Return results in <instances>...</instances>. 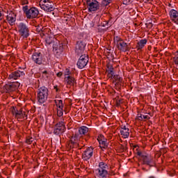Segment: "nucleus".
I'll return each mask as SVG.
<instances>
[{
    "mask_svg": "<svg viewBox=\"0 0 178 178\" xmlns=\"http://www.w3.org/2000/svg\"><path fill=\"white\" fill-rule=\"evenodd\" d=\"M172 60L176 66H178V51L176 52L175 56L172 58Z\"/></svg>",
    "mask_w": 178,
    "mask_h": 178,
    "instance_id": "35",
    "label": "nucleus"
},
{
    "mask_svg": "<svg viewBox=\"0 0 178 178\" xmlns=\"http://www.w3.org/2000/svg\"><path fill=\"white\" fill-rule=\"evenodd\" d=\"M1 59H2V56L0 55V60H1Z\"/></svg>",
    "mask_w": 178,
    "mask_h": 178,
    "instance_id": "49",
    "label": "nucleus"
},
{
    "mask_svg": "<svg viewBox=\"0 0 178 178\" xmlns=\"http://www.w3.org/2000/svg\"><path fill=\"white\" fill-rule=\"evenodd\" d=\"M106 72L107 73V77H108V79H113V76L115 75L113 70H106Z\"/></svg>",
    "mask_w": 178,
    "mask_h": 178,
    "instance_id": "29",
    "label": "nucleus"
},
{
    "mask_svg": "<svg viewBox=\"0 0 178 178\" xmlns=\"http://www.w3.org/2000/svg\"><path fill=\"white\" fill-rule=\"evenodd\" d=\"M63 112H65V113H69L70 110L69 109V108H67V106H65L64 107V109H63Z\"/></svg>",
    "mask_w": 178,
    "mask_h": 178,
    "instance_id": "43",
    "label": "nucleus"
},
{
    "mask_svg": "<svg viewBox=\"0 0 178 178\" xmlns=\"http://www.w3.org/2000/svg\"><path fill=\"white\" fill-rule=\"evenodd\" d=\"M64 81L67 88H70V87H74L77 86V82L74 76H68L64 78Z\"/></svg>",
    "mask_w": 178,
    "mask_h": 178,
    "instance_id": "16",
    "label": "nucleus"
},
{
    "mask_svg": "<svg viewBox=\"0 0 178 178\" xmlns=\"http://www.w3.org/2000/svg\"><path fill=\"white\" fill-rule=\"evenodd\" d=\"M88 12H97L99 9V3L97 0H86Z\"/></svg>",
    "mask_w": 178,
    "mask_h": 178,
    "instance_id": "11",
    "label": "nucleus"
},
{
    "mask_svg": "<svg viewBox=\"0 0 178 178\" xmlns=\"http://www.w3.org/2000/svg\"><path fill=\"white\" fill-rule=\"evenodd\" d=\"M42 76L43 79H49V72H48L47 70H42Z\"/></svg>",
    "mask_w": 178,
    "mask_h": 178,
    "instance_id": "30",
    "label": "nucleus"
},
{
    "mask_svg": "<svg viewBox=\"0 0 178 178\" xmlns=\"http://www.w3.org/2000/svg\"><path fill=\"white\" fill-rule=\"evenodd\" d=\"M111 2H112V0H103L102 3L107 6V5H109Z\"/></svg>",
    "mask_w": 178,
    "mask_h": 178,
    "instance_id": "41",
    "label": "nucleus"
},
{
    "mask_svg": "<svg viewBox=\"0 0 178 178\" xmlns=\"http://www.w3.org/2000/svg\"><path fill=\"white\" fill-rule=\"evenodd\" d=\"M63 75V73L62 72H59L56 74L57 77H62Z\"/></svg>",
    "mask_w": 178,
    "mask_h": 178,
    "instance_id": "46",
    "label": "nucleus"
},
{
    "mask_svg": "<svg viewBox=\"0 0 178 178\" xmlns=\"http://www.w3.org/2000/svg\"><path fill=\"white\" fill-rule=\"evenodd\" d=\"M17 29L19 37L23 38V40L30 37V29L27 24H24V22H20L17 26Z\"/></svg>",
    "mask_w": 178,
    "mask_h": 178,
    "instance_id": "9",
    "label": "nucleus"
},
{
    "mask_svg": "<svg viewBox=\"0 0 178 178\" xmlns=\"http://www.w3.org/2000/svg\"><path fill=\"white\" fill-rule=\"evenodd\" d=\"M6 21L10 26H14L16 22V14L13 11H10L6 16Z\"/></svg>",
    "mask_w": 178,
    "mask_h": 178,
    "instance_id": "21",
    "label": "nucleus"
},
{
    "mask_svg": "<svg viewBox=\"0 0 178 178\" xmlns=\"http://www.w3.org/2000/svg\"><path fill=\"white\" fill-rule=\"evenodd\" d=\"M120 131L122 138H129V136H130V129H129L128 124L121 125Z\"/></svg>",
    "mask_w": 178,
    "mask_h": 178,
    "instance_id": "20",
    "label": "nucleus"
},
{
    "mask_svg": "<svg viewBox=\"0 0 178 178\" xmlns=\"http://www.w3.org/2000/svg\"><path fill=\"white\" fill-rule=\"evenodd\" d=\"M123 104V100L122 99H119L116 101V105L117 106H120Z\"/></svg>",
    "mask_w": 178,
    "mask_h": 178,
    "instance_id": "42",
    "label": "nucleus"
},
{
    "mask_svg": "<svg viewBox=\"0 0 178 178\" xmlns=\"http://www.w3.org/2000/svg\"><path fill=\"white\" fill-rule=\"evenodd\" d=\"M113 79L115 80L116 84H119V83H122V81L123 80V79L120 77V75H113Z\"/></svg>",
    "mask_w": 178,
    "mask_h": 178,
    "instance_id": "28",
    "label": "nucleus"
},
{
    "mask_svg": "<svg viewBox=\"0 0 178 178\" xmlns=\"http://www.w3.org/2000/svg\"><path fill=\"white\" fill-rule=\"evenodd\" d=\"M131 0H124L123 3L124 5H129Z\"/></svg>",
    "mask_w": 178,
    "mask_h": 178,
    "instance_id": "44",
    "label": "nucleus"
},
{
    "mask_svg": "<svg viewBox=\"0 0 178 178\" xmlns=\"http://www.w3.org/2000/svg\"><path fill=\"white\" fill-rule=\"evenodd\" d=\"M24 72L17 70L11 72L8 76V80H17V79L20 78L21 76H24Z\"/></svg>",
    "mask_w": 178,
    "mask_h": 178,
    "instance_id": "19",
    "label": "nucleus"
},
{
    "mask_svg": "<svg viewBox=\"0 0 178 178\" xmlns=\"http://www.w3.org/2000/svg\"><path fill=\"white\" fill-rule=\"evenodd\" d=\"M97 30L99 33H105L108 30V28H104L102 25H98Z\"/></svg>",
    "mask_w": 178,
    "mask_h": 178,
    "instance_id": "32",
    "label": "nucleus"
},
{
    "mask_svg": "<svg viewBox=\"0 0 178 178\" xmlns=\"http://www.w3.org/2000/svg\"><path fill=\"white\" fill-rule=\"evenodd\" d=\"M34 140L35 139H34L33 137H32V136H27L26 137V143L30 145V144H31L34 141Z\"/></svg>",
    "mask_w": 178,
    "mask_h": 178,
    "instance_id": "34",
    "label": "nucleus"
},
{
    "mask_svg": "<svg viewBox=\"0 0 178 178\" xmlns=\"http://www.w3.org/2000/svg\"><path fill=\"white\" fill-rule=\"evenodd\" d=\"M149 178H155V177H149Z\"/></svg>",
    "mask_w": 178,
    "mask_h": 178,
    "instance_id": "50",
    "label": "nucleus"
},
{
    "mask_svg": "<svg viewBox=\"0 0 178 178\" xmlns=\"http://www.w3.org/2000/svg\"><path fill=\"white\" fill-rule=\"evenodd\" d=\"M39 5L43 10L45 12H54L55 10V5L54 2L50 0H40Z\"/></svg>",
    "mask_w": 178,
    "mask_h": 178,
    "instance_id": "10",
    "label": "nucleus"
},
{
    "mask_svg": "<svg viewBox=\"0 0 178 178\" xmlns=\"http://www.w3.org/2000/svg\"><path fill=\"white\" fill-rule=\"evenodd\" d=\"M10 111L13 116H14L15 119H17V120H22V119L27 118L26 111H23V108L19 106H12L10 107Z\"/></svg>",
    "mask_w": 178,
    "mask_h": 178,
    "instance_id": "8",
    "label": "nucleus"
},
{
    "mask_svg": "<svg viewBox=\"0 0 178 178\" xmlns=\"http://www.w3.org/2000/svg\"><path fill=\"white\" fill-rule=\"evenodd\" d=\"M109 165L108 163L101 161L99 163L98 168H97V175L99 178H106L109 176Z\"/></svg>",
    "mask_w": 178,
    "mask_h": 178,
    "instance_id": "5",
    "label": "nucleus"
},
{
    "mask_svg": "<svg viewBox=\"0 0 178 178\" xmlns=\"http://www.w3.org/2000/svg\"><path fill=\"white\" fill-rule=\"evenodd\" d=\"M3 19V8L2 7H0V22Z\"/></svg>",
    "mask_w": 178,
    "mask_h": 178,
    "instance_id": "40",
    "label": "nucleus"
},
{
    "mask_svg": "<svg viewBox=\"0 0 178 178\" xmlns=\"http://www.w3.org/2000/svg\"><path fill=\"white\" fill-rule=\"evenodd\" d=\"M147 39H142L140 40L136 45V48H138V49H143V48H144V47H145V45L147 44Z\"/></svg>",
    "mask_w": 178,
    "mask_h": 178,
    "instance_id": "26",
    "label": "nucleus"
},
{
    "mask_svg": "<svg viewBox=\"0 0 178 178\" xmlns=\"http://www.w3.org/2000/svg\"><path fill=\"white\" fill-rule=\"evenodd\" d=\"M54 102H55L57 108L63 105V100H54Z\"/></svg>",
    "mask_w": 178,
    "mask_h": 178,
    "instance_id": "36",
    "label": "nucleus"
},
{
    "mask_svg": "<svg viewBox=\"0 0 178 178\" xmlns=\"http://www.w3.org/2000/svg\"><path fill=\"white\" fill-rule=\"evenodd\" d=\"M22 10L26 17L29 19H36V17H38V15H40V10L35 7H31L29 9V6H24L22 7Z\"/></svg>",
    "mask_w": 178,
    "mask_h": 178,
    "instance_id": "3",
    "label": "nucleus"
},
{
    "mask_svg": "<svg viewBox=\"0 0 178 178\" xmlns=\"http://www.w3.org/2000/svg\"><path fill=\"white\" fill-rule=\"evenodd\" d=\"M57 109H63V104L57 107Z\"/></svg>",
    "mask_w": 178,
    "mask_h": 178,
    "instance_id": "48",
    "label": "nucleus"
},
{
    "mask_svg": "<svg viewBox=\"0 0 178 178\" xmlns=\"http://www.w3.org/2000/svg\"><path fill=\"white\" fill-rule=\"evenodd\" d=\"M52 31L49 27H42L40 32V37L42 38H47V37L51 36Z\"/></svg>",
    "mask_w": 178,
    "mask_h": 178,
    "instance_id": "24",
    "label": "nucleus"
},
{
    "mask_svg": "<svg viewBox=\"0 0 178 178\" xmlns=\"http://www.w3.org/2000/svg\"><path fill=\"white\" fill-rule=\"evenodd\" d=\"M86 49V44L83 41H78L76 45L75 52L79 56L84 54Z\"/></svg>",
    "mask_w": 178,
    "mask_h": 178,
    "instance_id": "17",
    "label": "nucleus"
},
{
    "mask_svg": "<svg viewBox=\"0 0 178 178\" xmlns=\"http://www.w3.org/2000/svg\"><path fill=\"white\" fill-rule=\"evenodd\" d=\"M20 3L22 6H27L29 5V0H20Z\"/></svg>",
    "mask_w": 178,
    "mask_h": 178,
    "instance_id": "38",
    "label": "nucleus"
},
{
    "mask_svg": "<svg viewBox=\"0 0 178 178\" xmlns=\"http://www.w3.org/2000/svg\"><path fill=\"white\" fill-rule=\"evenodd\" d=\"M4 23H6V20H4Z\"/></svg>",
    "mask_w": 178,
    "mask_h": 178,
    "instance_id": "52",
    "label": "nucleus"
},
{
    "mask_svg": "<svg viewBox=\"0 0 178 178\" xmlns=\"http://www.w3.org/2000/svg\"><path fill=\"white\" fill-rule=\"evenodd\" d=\"M45 39V42L47 45H54L55 44L56 41H58L56 38H54L53 36H47L46 38H44Z\"/></svg>",
    "mask_w": 178,
    "mask_h": 178,
    "instance_id": "25",
    "label": "nucleus"
},
{
    "mask_svg": "<svg viewBox=\"0 0 178 178\" xmlns=\"http://www.w3.org/2000/svg\"><path fill=\"white\" fill-rule=\"evenodd\" d=\"M53 50L57 55H60L63 52V43L59 40H56L55 44H53Z\"/></svg>",
    "mask_w": 178,
    "mask_h": 178,
    "instance_id": "18",
    "label": "nucleus"
},
{
    "mask_svg": "<svg viewBox=\"0 0 178 178\" xmlns=\"http://www.w3.org/2000/svg\"><path fill=\"white\" fill-rule=\"evenodd\" d=\"M35 144H36V143H35H35H33V145H35Z\"/></svg>",
    "mask_w": 178,
    "mask_h": 178,
    "instance_id": "51",
    "label": "nucleus"
},
{
    "mask_svg": "<svg viewBox=\"0 0 178 178\" xmlns=\"http://www.w3.org/2000/svg\"><path fill=\"white\" fill-rule=\"evenodd\" d=\"M92 155H94V147H89L82 154V159L83 161H88L92 158Z\"/></svg>",
    "mask_w": 178,
    "mask_h": 178,
    "instance_id": "14",
    "label": "nucleus"
},
{
    "mask_svg": "<svg viewBox=\"0 0 178 178\" xmlns=\"http://www.w3.org/2000/svg\"><path fill=\"white\" fill-rule=\"evenodd\" d=\"M20 87V83L16 82H8L3 87L0 88V91L3 94L4 92H15L17 88Z\"/></svg>",
    "mask_w": 178,
    "mask_h": 178,
    "instance_id": "6",
    "label": "nucleus"
},
{
    "mask_svg": "<svg viewBox=\"0 0 178 178\" xmlns=\"http://www.w3.org/2000/svg\"><path fill=\"white\" fill-rule=\"evenodd\" d=\"M48 92H49V90L45 86H42L38 89L36 98L39 104H45L47 102L49 95Z\"/></svg>",
    "mask_w": 178,
    "mask_h": 178,
    "instance_id": "4",
    "label": "nucleus"
},
{
    "mask_svg": "<svg viewBox=\"0 0 178 178\" xmlns=\"http://www.w3.org/2000/svg\"><path fill=\"white\" fill-rule=\"evenodd\" d=\"M88 56L83 54L80 56L77 62V67L79 69H84L85 66H87V63H88Z\"/></svg>",
    "mask_w": 178,
    "mask_h": 178,
    "instance_id": "13",
    "label": "nucleus"
},
{
    "mask_svg": "<svg viewBox=\"0 0 178 178\" xmlns=\"http://www.w3.org/2000/svg\"><path fill=\"white\" fill-rule=\"evenodd\" d=\"M169 16L172 22L175 23V24H178V11L177 10L175 9H172L169 12Z\"/></svg>",
    "mask_w": 178,
    "mask_h": 178,
    "instance_id": "23",
    "label": "nucleus"
},
{
    "mask_svg": "<svg viewBox=\"0 0 178 178\" xmlns=\"http://www.w3.org/2000/svg\"><path fill=\"white\" fill-rule=\"evenodd\" d=\"M64 131H66V126H65V122H59L54 126V134H56V136L63 134Z\"/></svg>",
    "mask_w": 178,
    "mask_h": 178,
    "instance_id": "12",
    "label": "nucleus"
},
{
    "mask_svg": "<svg viewBox=\"0 0 178 178\" xmlns=\"http://www.w3.org/2000/svg\"><path fill=\"white\" fill-rule=\"evenodd\" d=\"M136 155L140 156L143 165H147L149 168H154L156 165L155 159L149 154H143L142 152H136Z\"/></svg>",
    "mask_w": 178,
    "mask_h": 178,
    "instance_id": "2",
    "label": "nucleus"
},
{
    "mask_svg": "<svg viewBox=\"0 0 178 178\" xmlns=\"http://www.w3.org/2000/svg\"><path fill=\"white\" fill-rule=\"evenodd\" d=\"M57 116L59 118L63 116V109L57 108Z\"/></svg>",
    "mask_w": 178,
    "mask_h": 178,
    "instance_id": "37",
    "label": "nucleus"
},
{
    "mask_svg": "<svg viewBox=\"0 0 178 178\" xmlns=\"http://www.w3.org/2000/svg\"><path fill=\"white\" fill-rule=\"evenodd\" d=\"M114 43L115 44L118 51H121L122 52H128L130 51L129 44H127V43H126L125 41L119 36L114 37Z\"/></svg>",
    "mask_w": 178,
    "mask_h": 178,
    "instance_id": "7",
    "label": "nucleus"
},
{
    "mask_svg": "<svg viewBox=\"0 0 178 178\" xmlns=\"http://www.w3.org/2000/svg\"><path fill=\"white\" fill-rule=\"evenodd\" d=\"M54 90H56V92H59L60 90H59V88H58L57 86H54Z\"/></svg>",
    "mask_w": 178,
    "mask_h": 178,
    "instance_id": "47",
    "label": "nucleus"
},
{
    "mask_svg": "<svg viewBox=\"0 0 178 178\" xmlns=\"http://www.w3.org/2000/svg\"><path fill=\"white\" fill-rule=\"evenodd\" d=\"M134 148H136V151H137V152H141V151H140V150H138L139 149V148H140V147H138V145H134Z\"/></svg>",
    "mask_w": 178,
    "mask_h": 178,
    "instance_id": "45",
    "label": "nucleus"
},
{
    "mask_svg": "<svg viewBox=\"0 0 178 178\" xmlns=\"http://www.w3.org/2000/svg\"><path fill=\"white\" fill-rule=\"evenodd\" d=\"M100 26L105 29H109L112 26V24H109V21H104L103 22L101 23Z\"/></svg>",
    "mask_w": 178,
    "mask_h": 178,
    "instance_id": "27",
    "label": "nucleus"
},
{
    "mask_svg": "<svg viewBox=\"0 0 178 178\" xmlns=\"http://www.w3.org/2000/svg\"><path fill=\"white\" fill-rule=\"evenodd\" d=\"M88 127L86 126H81L79 128L78 132L75 133L71 137L70 141L67 143L68 149H73V148H78L81 149L86 147L84 144V136H88L89 131Z\"/></svg>",
    "mask_w": 178,
    "mask_h": 178,
    "instance_id": "1",
    "label": "nucleus"
},
{
    "mask_svg": "<svg viewBox=\"0 0 178 178\" xmlns=\"http://www.w3.org/2000/svg\"><path fill=\"white\" fill-rule=\"evenodd\" d=\"M138 120H143V119H150L148 115H143L141 113H138L137 115Z\"/></svg>",
    "mask_w": 178,
    "mask_h": 178,
    "instance_id": "33",
    "label": "nucleus"
},
{
    "mask_svg": "<svg viewBox=\"0 0 178 178\" xmlns=\"http://www.w3.org/2000/svg\"><path fill=\"white\" fill-rule=\"evenodd\" d=\"M65 77H69V76H73V74L72 72H70V70L69 68H66L65 71L64 72Z\"/></svg>",
    "mask_w": 178,
    "mask_h": 178,
    "instance_id": "31",
    "label": "nucleus"
},
{
    "mask_svg": "<svg viewBox=\"0 0 178 178\" xmlns=\"http://www.w3.org/2000/svg\"><path fill=\"white\" fill-rule=\"evenodd\" d=\"M97 140L99 141L100 148H104V149L108 148V140L105 138L104 135H99L97 137Z\"/></svg>",
    "mask_w": 178,
    "mask_h": 178,
    "instance_id": "22",
    "label": "nucleus"
},
{
    "mask_svg": "<svg viewBox=\"0 0 178 178\" xmlns=\"http://www.w3.org/2000/svg\"><path fill=\"white\" fill-rule=\"evenodd\" d=\"M32 60L34 63H36V65H42L44 62L42 54H41V52H34L32 54Z\"/></svg>",
    "mask_w": 178,
    "mask_h": 178,
    "instance_id": "15",
    "label": "nucleus"
},
{
    "mask_svg": "<svg viewBox=\"0 0 178 178\" xmlns=\"http://www.w3.org/2000/svg\"><path fill=\"white\" fill-rule=\"evenodd\" d=\"M106 70H114V68H113V65H112V64H111L110 63H108L107 65H106Z\"/></svg>",
    "mask_w": 178,
    "mask_h": 178,
    "instance_id": "39",
    "label": "nucleus"
}]
</instances>
